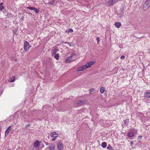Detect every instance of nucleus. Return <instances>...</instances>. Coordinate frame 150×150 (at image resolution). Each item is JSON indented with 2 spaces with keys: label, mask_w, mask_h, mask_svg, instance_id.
<instances>
[{
  "label": "nucleus",
  "mask_w": 150,
  "mask_h": 150,
  "mask_svg": "<svg viewBox=\"0 0 150 150\" xmlns=\"http://www.w3.org/2000/svg\"><path fill=\"white\" fill-rule=\"evenodd\" d=\"M125 9V7L124 6H122L120 8V10L117 14L118 15H119L120 18H121L123 17L124 14L123 11Z\"/></svg>",
  "instance_id": "obj_1"
},
{
  "label": "nucleus",
  "mask_w": 150,
  "mask_h": 150,
  "mask_svg": "<svg viewBox=\"0 0 150 150\" xmlns=\"http://www.w3.org/2000/svg\"><path fill=\"white\" fill-rule=\"evenodd\" d=\"M118 1V0H110L107 2V5L108 6L110 7L116 3Z\"/></svg>",
  "instance_id": "obj_2"
},
{
  "label": "nucleus",
  "mask_w": 150,
  "mask_h": 150,
  "mask_svg": "<svg viewBox=\"0 0 150 150\" xmlns=\"http://www.w3.org/2000/svg\"><path fill=\"white\" fill-rule=\"evenodd\" d=\"M31 47V46L28 42L25 41V42L24 45V48L25 51H28L30 48Z\"/></svg>",
  "instance_id": "obj_3"
},
{
  "label": "nucleus",
  "mask_w": 150,
  "mask_h": 150,
  "mask_svg": "<svg viewBox=\"0 0 150 150\" xmlns=\"http://www.w3.org/2000/svg\"><path fill=\"white\" fill-rule=\"evenodd\" d=\"M85 103L84 100H77L75 102V104L77 106H80Z\"/></svg>",
  "instance_id": "obj_4"
},
{
  "label": "nucleus",
  "mask_w": 150,
  "mask_h": 150,
  "mask_svg": "<svg viewBox=\"0 0 150 150\" xmlns=\"http://www.w3.org/2000/svg\"><path fill=\"white\" fill-rule=\"evenodd\" d=\"M57 148L59 150H61L63 148V145L62 142L60 141L58 142Z\"/></svg>",
  "instance_id": "obj_5"
},
{
  "label": "nucleus",
  "mask_w": 150,
  "mask_h": 150,
  "mask_svg": "<svg viewBox=\"0 0 150 150\" xmlns=\"http://www.w3.org/2000/svg\"><path fill=\"white\" fill-rule=\"evenodd\" d=\"M95 63V62L91 61L87 62L85 65L86 66L87 68L90 67L91 65Z\"/></svg>",
  "instance_id": "obj_6"
},
{
  "label": "nucleus",
  "mask_w": 150,
  "mask_h": 150,
  "mask_svg": "<svg viewBox=\"0 0 150 150\" xmlns=\"http://www.w3.org/2000/svg\"><path fill=\"white\" fill-rule=\"evenodd\" d=\"M144 100H146L147 98H150V92H146L144 93Z\"/></svg>",
  "instance_id": "obj_7"
},
{
  "label": "nucleus",
  "mask_w": 150,
  "mask_h": 150,
  "mask_svg": "<svg viewBox=\"0 0 150 150\" xmlns=\"http://www.w3.org/2000/svg\"><path fill=\"white\" fill-rule=\"evenodd\" d=\"M86 69L87 67H86V66L84 65L82 66L79 67L78 68L77 70L78 71H82Z\"/></svg>",
  "instance_id": "obj_8"
},
{
  "label": "nucleus",
  "mask_w": 150,
  "mask_h": 150,
  "mask_svg": "<svg viewBox=\"0 0 150 150\" xmlns=\"http://www.w3.org/2000/svg\"><path fill=\"white\" fill-rule=\"evenodd\" d=\"M127 136L130 139H132V137L134 136V133L133 132L130 131L128 133Z\"/></svg>",
  "instance_id": "obj_9"
},
{
  "label": "nucleus",
  "mask_w": 150,
  "mask_h": 150,
  "mask_svg": "<svg viewBox=\"0 0 150 150\" xmlns=\"http://www.w3.org/2000/svg\"><path fill=\"white\" fill-rule=\"evenodd\" d=\"M11 126H9L8 128L6 130L5 132V136H6L8 135L9 133V132L11 129Z\"/></svg>",
  "instance_id": "obj_10"
},
{
  "label": "nucleus",
  "mask_w": 150,
  "mask_h": 150,
  "mask_svg": "<svg viewBox=\"0 0 150 150\" xmlns=\"http://www.w3.org/2000/svg\"><path fill=\"white\" fill-rule=\"evenodd\" d=\"M39 141L38 140H36L34 144V147L35 148H36L37 147L39 146Z\"/></svg>",
  "instance_id": "obj_11"
},
{
  "label": "nucleus",
  "mask_w": 150,
  "mask_h": 150,
  "mask_svg": "<svg viewBox=\"0 0 150 150\" xmlns=\"http://www.w3.org/2000/svg\"><path fill=\"white\" fill-rule=\"evenodd\" d=\"M115 25L118 28H120L121 25V23L119 22H116L115 23Z\"/></svg>",
  "instance_id": "obj_12"
},
{
  "label": "nucleus",
  "mask_w": 150,
  "mask_h": 150,
  "mask_svg": "<svg viewBox=\"0 0 150 150\" xmlns=\"http://www.w3.org/2000/svg\"><path fill=\"white\" fill-rule=\"evenodd\" d=\"M51 136L52 137L55 138H57L58 136L56 132H55L51 133Z\"/></svg>",
  "instance_id": "obj_13"
},
{
  "label": "nucleus",
  "mask_w": 150,
  "mask_h": 150,
  "mask_svg": "<svg viewBox=\"0 0 150 150\" xmlns=\"http://www.w3.org/2000/svg\"><path fill=\"white\" fill-rule=\"evenodd\" d=\"M72 57V55H71L70 56L67 57L66 59V62L67 63H69L70 61H71L72 60L71 58Z\"/></svg>",
  "instance_id": "obj_14"
},
{
  "label": "nucleus",
  "mask_w": 150,
  "mask_h": 150,
  "mask_svg": "<svg viewBox=\"0 0 150 150\" xmlns=\"http://www.w3.org/2000/svg\"><path fill=\"white\" fill-rule=\"evenodd\" d=\"M150 7L149 6H148L145 3L143 7V10L144 11H146Z\"/></svg>",
  "instance_id": "obj_15"
},
{
  "label": "nucleus",
  "mask_w": 150,
  "mask_h": 150,
  "mask_svg": "<svg viewBox=\"0 0 150 150\" xmlns=\"http://www.w3.org/2000/svg\"><path fill=\"white\" fill-rule=\"evenodd\" d=\"M51 146L48 147V148L50 150H54L55 145L53 144H51Z\"/></svg>",
  "instance_id": "obj_16"
},
{
  "label": "nucleus",
  "mask_w": 150,
  "mask_h": 150,
  "mask_svg": "<svg viewBox=\"0 0 150 150\" xmlns=\"http://www.w3.org/2000/svg\"><path fill=\"white\" fill-rule=\"evenodd\" d=\"M15 76H13L11 78H10L8 80V81L10 82H14L15 81Z\"/></svg>",
  "instance_id": "obj_17"
},
{
  "label": "nucleus",
  "mask_w": 150,
  "mask_h": 150,
  "mask_svg": "<svg viewBox=\"0 0 150 150\" xmlns=\"http://www.w3.org/2000/svg\"><path fill=\"white\" fill-rule=\"evenodd\" d=\"M107 149L109 150H115L114 149H113L110 144H108Z\"/></svg>",
  "instance_id": "obj_18"
},
{
  "label": "nucleus",
  "mask_w": 150,
  "mask_h": 150,
  "mask_svg": "<svg viewBox=\"0 0 150 150\" xmlns=\"http://www.w3.org/2000/svg\"><path fill=\"white\" fill-rule=\"evenodd\" d=\"M4 8L3 6V3H1L0 4V10L2 11Z\"/></svg>",
  "instance_id": "obj_19"
},
{
  "label": "nucleus",
  "mask_w": 150,
  "mask_h": 150,
  "mask_svg": "<svg viewBox=\"0 0 150 150\" xmlns=\"http://www.w3.org/2000/svg\"><path fill=\"white\" fill-rule=\"evenodd\" d=\"M105 88L103 87H101L100 89V91L101 93H103L105 91Z\"/></svg>",
  "instance_id": "obj_20"
},
{
  "label": "nucleus",
  "mask_w": 150,
  "mask_h": 150,
  "mask_svg": "<svg viewBox=\"0 0 150 150\" xmlns=\"http://www.w3.org/2000/svg\"><path fill=\"white\" fill-rule=\"evenodd\" d=\"M106 145L107 144L105 142H103L101 144V146L103 148H105L106 146Z\"/></svg>",
  "instance_id": "obj_21"
},
{
  "label": "nucleus",
  "mask_w": 150,
  "mask_h": 150,
  "mask_svg": "<svg viewBox=\"0 0 150 150\" xmlns=\"http://www.w3.org/2000/svg\"><path fill=\"white\" fill-rule=\"evenodd\" d=\"M145 4L150 7V0H147Z\"/></svg>",
  "instance_id": "obj_22"
},
{
  "label": "nucleus",
  "mask_w": 150,
  "mask_h": 150,
  "mask_svg": "<svg viewBox=\"0 0 150 150\" xmlns=\"http://www.w3.org/2000/svg\"><path fill=\"white\" fill-rule=\"evenodd\" d=\"M52 50L54 51L57 52L58 50V49L57 47L54 46L53 47Z\"/></svg>",
  "instance_id": "obj_23"
},
{
  "label": "nucleus",
  "mask_w": 150,
  "mask_h": 150,
  "mask_svg": "<svg viewBox=\"0 0 150 150\" xmlns=\"http://www.w3.org/2000/svg\"><path fill=\"white\" fill-rule=\"evenodd\" d=\"M54 57L57 60H58L59 59V54H56L54 56Z\"/></svg>",
  "instance_id": "obj_24"
},
{
  "label": "nucleus",
  "mask_w": 150,
  "mask_h": 150,
  "mask_svg": "<svg viewBox=\"0 0 150 150\" xmlns=\"http://www.w3.org/2000/svg\"><path fill=\"white\" fill-rule=\"evenodd\" d=\"M7 16L8 17H12L13 16V15L11 13L8 12L7 13Z\"/></svg>",
  "instance_id": "obj_25"
},
{
  "label": "nucleus",
  "mask_w": 150,
  "mask_h": 150,
  "mask_svg": "<svg viewBox=\"0 0 150 150\" xmlns=\"http://www.w3.org/2000/svg\"><path fill=\"white\" fill-rule=\"evenodd\" d=\"M34 10L35 13H38L39 12V11L38 9L35 8V7L34 8V10Z\"/></svg>",
  "instance_id": "obj_26"
},
{
  "label": "nucleus",
  "mask_w": 150,
  "mask_h": 150,
  "mask_svg": "<svg viewBox=\"0 0 150 150\" xmlns=\"http://www.w3.org/2000/svg\"><path fill=\"white\" fill-rule=\"evenodd\" d=\"M63 42L65 44H67L70 46H72L71 45V44H72V43H70L69 42Z\"/></svg>",
  "instance_id": "obj_27"
},
{
  "label": "nucleus",
  "mask_w": 150,
  "mask_h": 150,
  "mask_svg": "<svg viewBox=\"0 0 150 150\" xmlns=\"http://www.w3.org/2000/svg\"><path fill=\"white\" fill-rule=\"evenodd\" d=\"M34 7H27L26 8L28 9H29L30 10H34Z\"/></svg>",
  "instance_id": "obj_28"
},
{
  "label": "nucleus",
  "mask_w": 150,
  "mask_h": 150,
  "mask_svg": "<svg viewBox=\"0 0 150 150\" xmlns=\"http://www.w3.org/2000/svg\"><path fill=\"white\" fill-rule=\"evenodd\" d=\"M94 90H95L93 88H92L90 89L89 90V91H90L89 93L91 94V92L93 91H94Z\"/></svg>",
  "instance_id": "obj_29"
},
{
  "label": "nucleus",
  "mask_w": 150,
  "mask_h": 150,
  "mask_svg": "<svg viewBox=\"0 0 150 150\" xmlns=\"http://www.w3.org/2000/svg\"><path fill=\"white\" fill-rule=\"evenodd\" d=\"M54 1H51L49 2L48 3V4H50L51 5H53L54 4Z\"/></svg>",
  "instance_id": "obj_30"
},
{
  "label": "nucleus",
  "mask_w": 150,
  "mask_h": 150,
  "mask_svg": "<svg viewBox=\"0 0 150 150\" xmlns=\"http://www.w3.org/2000/svg\"><path fill=\"white\" fill-rule=\"evenodd\" d=\"M129 122V120H126L125 122V124L126 125H127V124H128Z\"/></svg>",
  "instance_id": "obj_31"
},
{
  "label": "nucleus",
  "mask_w": 150,
  "mask_h": 150,
  "mask_svg": "<svg viewBox=\"0 0 150 150\" xmlns=\"http://www.w3.org/2000/svg\"><path fill=\"white\" fill-rule=\"evenodd\" d=\"M73 31V30L72 29L70 28L68 30V33H71Z\"/></svg>",
  "instance_id": "obj_32"
},
{
  "label": "nucleus",
  "mask_w": 150,
  "mask_h": 150,
  "mask_svg": "<svg viewBox=\"0 0 150 150\" xmlns=\"http://www.w3.org/2000/svg\"><path fill=\"white\" fill-rule=\"evenodd\" d=\"M57 52H56V51H53V50L52 51V54L53 55V54H56V53Z\"/></svg>",
  "instance_id": "obj_33"
},
{
  "label": "nucleus",
  "mask_w": 150,
  "mask_h": 150,
  "mask_svg": "<svg viewBox=\"0 0 150 150\" xmlns=\"http://www.w3.org/2000/svg\"><path fill=\"white\" fill-rule=\"evenodd\" d=\"M96 40L97 41L98 44L99 41V38L98 37H97L96 38Z\"/></svg>",
  "instance_id": "obj_34"
},
{
  "label": "nucleus",
  "mask_w": 150,
  "mask_h": 150,
  "mask_svg": "<svg viewBox=\"0 0 150 150\" xmlns=\"http://www.w3.org/2000/svg\"><path fill=\"white\" fill-rule=\"evenodd\" d=\"M125 58V56L123 55H122L120 59H124Z\"/></svg>",
  "instance_id": "obj_35"
},
{
  "label": "nucleus",
  "mask_w": 150,
  "mask_h": 150,
  "mask_svg": "<svg viewBox=\"0 0 150 150\" xmlns=\"http://www.w3.org/2000/svg\"><path fill=\"white\" fill-rule=\"evenodd\" d=\"M56 140V138H54L52 139V140L53 141H55Z\"/></svg>",
  "instance_id": "obj_36"
},
{
  "label": "nucleus",
  "mask_w": 150,
  "mask_h": 150,
  "mask_svg": "<svg viewBox=\"0 0 150 150\" xmlns=\"http://www.w3.org/2000/svg\"><path fill=\"white\" fill-rule=\"evenodd\" d=\"M45 143L46 145H47L50 144L48 142H45Z\"/></svg>",
  "instance_id": "obj_37"
},
{
  "label": "nucleus",
  "mask_w": 150,
  "mask_h": 150,
  "mask_svg": "<svg viewBox=\"0 0 150 150\" xmlns=\"http://www.w3.org/2000/svg\"><path fill=\"white\" fill-rule=\"evenodd\" d=\"M24 18V16H22V17L21 18V20H23Z\"/></svg>",
  "instance_id": "obj_38"
},
{
  "label": "nucleus",
  "mask_w": 150,
  "mask_h": 150,
  "mask_svg": "<svg viewBox=\"0 0 150 150\" xmlns=\"http://www.w3.org/2000/svg\"><path fill=\"white\" fill-rule=\"evenodd\" d=\"M30 126V124H28V125H26V127H28Z\"/></svg>",
  "instance_id": "obj_39"
},
{
  "label": "nucleus",
  "mask_w": 150,
  "mask_h": 150,
  "mask_svg": "<svg viewBox=\"0 0 150 150\" xmlns=\"http://www.w3.org/2000/svg\"><path fill=\"white\" fill-rule=\"evenodd\" d=\"M130 144H131V145H132L133 144V142H132V141L131 142H130Z\"/></svg>",
  "instance_id": "obj_40"
},
{
  "label": "nucleus",
  "mask_w": 150,
  "mask_h": 150,
  "mask_svg": "<svg viewBox=\"0 0 150 150\" xmlns=\"http://www.w3.org/2000/svg\"><path fill=\"white\" fill-rule=\"evenodd\" d=\"M139 137H140V138H142V136H139Z\"/></svg>",
  "instance_id": "obj_41"
},
{
  "label": "nucleus",
  "mask_w": 150,
  "mask_h": 150,
  "mask_svg": "<svg viewBox=\"0 0 150 150\" xmlns=\"http://www.w3.org/2000/svg\"><path fill=\"white\" fill-rule=\"evenodd\" d=\"M7 28V26H5V28Z\"/></svg>",
  "instance_id": "obj_42"
}]
</instances>
